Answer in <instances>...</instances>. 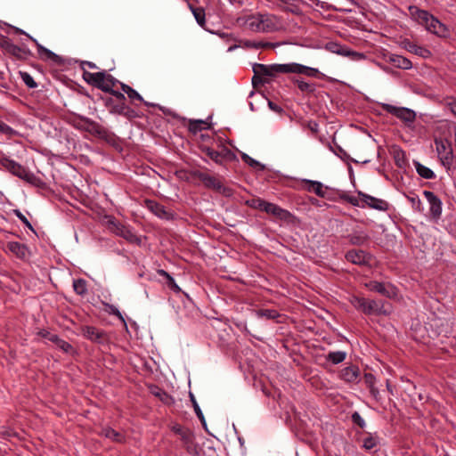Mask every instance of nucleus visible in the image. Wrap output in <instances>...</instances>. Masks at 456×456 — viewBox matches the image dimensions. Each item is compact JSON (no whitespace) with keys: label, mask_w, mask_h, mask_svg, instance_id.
<instances>
[{"label":"nucleus","mask_w":456,"mask_h":456,"mask_svg":"<svg viewBox=\"0 0 456 456\" xmlns=\"http://www.w3.org/2000/svg\"><path fill=\"white\" fill-rule=\"evenodd\" d=\"M69 123L76 129L86 132L94 137L104 141L109 145L118 148L119 138L108 128L100 123L79 114L72 113L69 118Z\"/></svg>","instance_id":"obj_1"},{"label":"nucleus","mask_w":456,"mask_h":456,"mask_svg":"<svg viewBox=\"0 0 456 456\" xmlns=\"http://www.w3.org/2000/svg\"><path fill=\"white\" fill-rule=\"evenodd\" d=\"M409 12L411 18L419 25L424 26L430 33L444 38L450 37V29L448 27L428 11L419 9L417 6H410Z\"/></svg>","instance_id":"obj_2"},{"label":"nucleus","mask_w":456,"mask_h":456,"mask_svg":"<svg viewBox=\"0 0 456 456\" xmlns=\"http://www.w3.org/2000/svg\"><path fill=\"white\" fill-rule=\"evenodd\" d=\"M279 18L274 14H252L246 20L247 27L254 32H273L278 29Z\"/></svg>","instance_id":"obj_3"},{"label":"nucleus","mask_w":456,"mask_h":456,"mask_svg":"<svg viewBox=\"0 0 456 456\" xmlns=\"http://www.w3.org/2000/svg\"><path fill=\"white\" fill-rule=\"evenodd\" d=\"M189 174L191 178L199 179L208 190H213L224 197H232L233 195V190L231 187L225 186L219 176L210 175L197 169L191 170Z\"/></svg>","instance_id":"obj_4"},{"label":"nucleus","mask_w":456,"mask_h":456,"mask_svg":"<svg viewBox=\"0 0 456 456\" xmlns=\"http://www.w3.org/2000/svg\"><path fill=\"white\" fill-rule=\"evenodd\" d=\"M83 79L94 87L109 94L116 85L121 83L105 70L95 73L85 70L83 71Z\"/></svg>","instance_id":"obj_5"},{"label":"nucleus","mask_w":456,"mask_h":456,"mask_svg":"<svg viewBox=\"0 0 456 456\" xmlns=\"http://www.w3.org/2000/svg\"><path fill=\"white\" fill-rule=\"evenodd\" d=\"M100 99L103 102L104 106L108 109L110 113L120 115L129 120L139 118L136 110L129 107L126 103L111 100L110 97H104L100 95Z\"/></svg>","instance_id":"obj_6"},{"label":"nucleus","mask_w":456,"mask_h":456,"mask_svg":"<svg viewBox=\"0 0 456 456\" xmlns=\"http://www.w3.org/2000/svg\"><path fill=\"white\" fill-rule=\"evenodd\" d=\"M435 144L442 165L450 168L453 163L452 142L448 139L436 138Z\"/></svg>","instance_id":"obj_7"},{"label":"nucleus","mask_w":456,"mask_h":456,"mask_svg":"<svg viewBox=\"0 0 456 456\" xmlns=\"http://www.w3.org/2000/svg\"><path fill=\"white\" fill-rule=\"evenodd\" d=\"M380 107L384 111L396 117L408 126L412 124L416 119L415 111L409 108L396 107L388 103H381Z\"/></svg>","instance_id":"obj_8"},{"label":"nucleus","mask_w":456,"mask_h":456,"mask_svg":"<svg viewBox=\"0 0 456 456\" xmlns=\"http://www.w3.org/2000/svg\"><path fill=\"white\" fill-rule=\"evenodd\" d=\"M109 226L111 231L118 236L122 237L129 243L141 245L142 240L126 225L116 221L114 217L109 220Z\"/></svg>","instance_id":"obj_9"},{"label":"nucleus","mask_w":456,"mask_h":456,"mask_svg":"<svg viewBox=\"0 0 456 456\" xmlns=\"http://www.w3.org/2000/svg\"><path fill=\"white\" fill-rule=\"evenodd\" d=\"M80 331L86 339L94 343L104 345L108 344L110 341L108 333L103 330L98 329L94 326H82L80 328Z\"/></svg>","instance_id":"obj_10"},{"label":"nucleus","mask_w":456,"mask_h":456,"mask_svg":"<svg viewBox=\"0 0 456 456\" xmlns=\"http://www.w3.org/2000/svg\"><path fill=\"white\" fill-rule=\"evenodd\" d=\"M366 288L373 292H377L388 298H395L397 297V288L391 283H384L377 281H370L365 284Z\"/></svg>","instance_id":"obj_11"},{"label":"nucleus","mask_w":456,"mask_h":456,"mask_svg":"<svg viewBox=\"0 0 456 456\" xmlns=\"http://www.w3.org/2000/svg\"><path fill=\"white\" fill-rule=\"evenodd\" d=\"M200 151L205 153L209 159L218 165H223L224 160H231L234 154L231 150L224 148L221 151H217L208 146H200Z\"/></svg>","instance_id":"obj_12"},{"label":"nucleus","mask_w":456,"mask_h":456,"mask_svg":"<svg viewBox=\"0 0 456 456\" xmlns=\"http://www.w3.org/2000/svg\"><path fill=\"white\" fill-rule=\"evenodd\" d=\"M358 196L364 206H368L370 208L379 210V211H387L389 208V203L384 200L375 198L362 191H358Z\"/></svg>","instance_id":"obj_13"},{"label":"nucleus","mask_w":456,"mask_h":456,"mask_svg":"<svg viewBox=\"0 0 456 456\" xmlns=\"http://www.w3.org/2000/svg\"><path fill=\"white\" fill-rule=\"evenodd\" d=\"M144 205L151 212L161 219L172 220L174 218V214L167 210L163 205L156 200H145Z\"/></svg>","instance_id":"obj_14"},{"label":"nucleus","mask_w":456,"mask_h":456,"mask_svg":"<svg viewBox=\"0 0 456 456\" xmlns=\"http://www.w3.org/2000/svg\"><path fill=\"white\" fill-rule=\"evenodd\" d=\"M423 195L430 205V215L435 219H439L442 215V201L441 200L430 191H424Z\"/></svg>","instance_id":"obj_15"},{"label":"nucleus","mask_w":456,"mask_h":456,"mask_svg":"<svg viewBox=\"0 0 456 456\" xmlns=\"http://www.w3.org/2000/svg\"><path fill=\"white\" fill-rule=\"evenodd\" d=\"M302 183L304 184V189L307 191L314 192L321 198L331 200V198L327 194V190L329 188L324 186L321 182L304 179Z\"/></svg>","instance_id":"obj_16"},{"label":"nucleus","mask_w":456,"mask_h":456,"mask_svg":"<svg viewBox=\"0 0 456 456\" xmlns=\"http://www.w3.org/2000/svg\"><path fill=\"white\" fill-rule=\"evenodd\" d=\"M346 259L357 265H366L370 259V255L362 249H351L346 252Z\"/></svg>","instance_id":"obj_17"},{"label":"nucleus","mask_w":456,"mask_h":456,"mask_svg":"<svg viewBox=\"0 0 456 456\" xmlns=\"http://www.w3.org/2000/svg\"><path fill=\"white\" fill-rule=\"evenodd\" d=\"M263 211L267 214L273 215L282 221H289L292 217V214L289 211L281 208V207L274 203L267 201L265 202Z\"/></svg>","instance_id":"obj_18"},{"label":"nucleus","mask_w":456,"mask_h":456,"mask_svg":"<svg viewBox=\"0 0 456 456\" xmlns=\"http://www.w3.org/2000/svg\"><path fill=\"white\" fill-rule=\"evenodd\" d=\"M29 39L35 43L37 49V53L41 59L46 60V61H48V60L52 61L53 62H54L55 64H58V65H61L63 63V59L61 56H59L58 54L54 53L51 50H49V49L45 48V46H43L42 45H40L37 42V40L35 39L34 37H29Z\"/></svg>","instance_id":"obj_19"},{"label":"nucleus","mask_w":456,"mask_h":456,"mask_svg":"<svg viewBox=\"0 0 456 456\" xmlns=\"http://www.w3.org/2000/svg\"><path fill=\"white\" fill-rule=\"evenodd\" d=\"M401 46L406 51L414 53L422 58H429L431 56V52L426 47L418 45L417 44L411 42L410 39H403L401 42Z\"/></svg>","instance_id":"obj_20"},{"label":"nucleus","mask_w":456,"mask_h":456,"mask_svg":"<svg viewBox=\"0 0 456 456\" xmlns=\"http://www.w3.org/2000/svg\"><path fill=\"white\" fill-rule=\"evenodd\" d=\"M360 369L356 365H349L340 370L339 378L347 383H356L359 381Z\"/></svg>","instance_id":"obj_21"},{"label":"nucleus","mask_w":456,"mask_h":456,"mask_svg":"<svg viewBox=\"0 0 456 456\" xmlns=\"http://www.w3.org/2000/svg\"><path fill=\"white\" fill-rule=\"evenodd\" d=\"M385 58L387 62L398 69H410L412 67L411 61L402 55L389 53L386 55Z\"/></svg>","instance_id":"obj_22"},{"label":"nucleus","mask_w":456,"mask_h":456,"mask_svg":"<svg viewBox=\"0 0 456 456\" xmlns=\"http://www.w3.org/2000/svg\"><path fill=\"white\" fill-rule=\"evenodd\" d=\"M280 64L265 65L261 63H255L253 66V72L256 75H259L263 77H274L276 73H281L277 67Z\"/></svg>","instance_id":"obj_23"},{"label":"nucleus","mask_w":456,"mask_h":456,"mask_svg":"<svg viewBox=\"0 0 456 456\" xmlns=\"http://www.w3.org/2000/svg\"><path fill=\"white\" fill-rule=\"evenodd\" d=\"M389 311L385 307V302L383 300H374L368 298V309L367 315H387Z\"/></svg>","instance_id":"obj_24"},{"label":"nucleus","mask_w":456,"mask_h":456,"mask_svg":"<svg viewBox=\"0 0 456 456\" xmlns=\"http://www.w3.org/2000/svg\"><path fill=\"white\" fill-rule=\"evenodd\" d=\"M2 164L8 171L19 178H22L23 174L27 171L23 166L10 159H4Z\"/></svg>","instance_id":"obj_25"},{"label":"nucleus","mask_w":456,"mask_h":456,"mask_svg":"<svg viewBox=\"0 0 456 456\" xmlns=\"http://www.w3.org/2000/svg\"><path fill=\"white\" fill-rule=\"evenodd\" d=\"M7 248L12 254H14L17 257L20 259H25L28 255V247L18 241H10L7 243Z\"/></svg>","instance_id":"obj_26"},{"label":"nucleus","mask_w":456,"mask_h":456,"mask_svg":"<svg viewBox=\"0 0 456 456\" xmlns=\"http://www.w3.org/2000/svg\"><path fill=\"white\" fill-rule=\"evenodd\" d=\"M277 69L281 73H294V74H303L305 72V65L299 63H288V64H280L277 67Z\"/></svg>","instance_id":"obj_27"},{"label":"nucleus","mask_w":456,"mask_h":456,"mask_svg":"<svg viewBox=\"0 0 456 456\" xmlns=\"http://www.w3.org/2000/svg\"><path fill=\"white\" fill-rule=\"evenodd\" d=\"M349 302L357 311L367 315L368 298L353 295L350 297Z\"/></svg>","instance_id":"obj_28"},{"label":"nucleus","mask_w":456,"mask_h":456,"mask_svg":"<svg viewBox=\"0 0 456 456\" xmlns=\"http://www.w3.org/2000/svg\"><path fill=\"white\" fill-rule=\"evenodd\" d=\"M347 239L352 245L362 246L370 240V237L364 232L355 231L353 233L348 234Z\"/></svg>","instance_id":"obj_29"},{"label":"nucleus","mask_w":456,"mask_h":456,"mask_svg":"<svg viewBox=\"0 0 456 456\" xmlns=\"http://www.w3.org/2000/svg\"><path fill=\"white\" fill-rule=\"evenodd\" d=\"M120 87L122 91L127 94L128 98L131 100L132 102L134 101L142 102L145 105L149 106L151 105L149 102H145L143 98L131 86H129L126 84L119 83Z\"/></svg>","instance_id":"obj_30"},{"label":"nucleus","mask_w":456,"mask_h":456,"mask_svg":"<svg viewBox=\"0 0 456 456\" xmlns=\"http://www.w3.org/2000/svg\"><path fill=\"white\" fill-rule=\"evenodd\" d=\"M291 81L296 84L298 89L305 94H314L316 90L315 83H307L301 78L293 77Z\"/></svg>","instance_id":"obj_31"},{"label":"nucleus","mask_w":456,"mask_h":456,"mask_svg":"<svg viewBox=\"0 0 456 456\" xmlns=\"http://www.w3.org/2000/svg\"><path fill=\"white\" fill-rule=\"evenodd\" d=\"M6 53L14 56L18 60H26L31 54L28 49L21 48L14 44H12Z\"/></svg>","instance_id":"obj_32"},{"label":"nucleus","mask_w":456,"mask_h":456,"mask_svg":"<svg viewBox=\"0 0 456 456\" xmlns=\"http://www.w3.org/2000/svg\"><path fill=\"white\" fill-rule=\"evenodd\" d=\"M189 8L190 10L191 11L196 21L198 22V24L204 28L205 25H206V12H205V9L203 7H198V6H194L193 4H189Z\"/></svg>","instance_id":"obj_33"},{"label":"nucleus","mask_w":456,"mask_h":456,"mask_svg":"<svg viewBox=\"0 0 456 456\" xmlns=\"http://www.w3.org/2000/svg\"><path fill=\"white\" fill-rule=\"evenodd\" d=\"M101 434L106 438H109L117 443H123L125 440L124 436L121 433L110 427L102 428Z\"/></svg>","instance_id":"obj_34"},{"label":"nucleus","mask_w":456,"mask_h":456,"mask_svg":"<svg viewBox=\"0 0 456 456\" xmlns=\"http://www.w3.org/2000/svg\"><path fill=\"white\" fill-rule=\"evenodd\" d=\"M363 380L366 385V387L370 389V394L375 397L378 398V395L379 394V389L375 387L376 383V378L372 373H365L363 376Z\"/></svg>","instance_id":"obj_35"},{"label":"nucleus","mask_w":456,"mask_h":456,"mask_svg":"<svg viewBox=\"0 0 456 456\" xmlns=\"http://www.w3.org/2000/svg\"><path fill=\"white\" fill-rule=\"evenodd\" d=\"M158 273L166 279L167 287L175 293L181 292L180 287L175 283L174 278L165 270H159Z\"/></svg>","instance_id":"obj_36"},{"label":"nucleus","mask_w":456,"mask_h":456,"mask_svg":"<svg viewBox=\"0 0 456 456\" xmlns=\"http://www.w3.org/2000/svg\"><path fill=\"white\" fill-rule=\"evenodd\" d=\"M416 171L419 176L425 179H434L436 177L435 173L429 168L420 164L418 161H414Z\"/></svg>","instance_id":"obj_37"},{"label":"nucleus","mask_w":456,"mask_h":456,"mask_svg":"<svg viewBox=\"0 0 456 456\" xmlns=\"http://www.w3.org/2000/svg\"><path fill=\"white\" fill-rule=\"evenodd\" d=\"M346 353L344 351H334L330 352L326 356V360L328 362H332L333 364H338L346 360Z\"/></svg>","instance_id":"obj_38"},{"label":"nucleus","mask_w":456,"mask_h":456,"mask_svg":"<svg viewBox=\"0 0 456 456\" xmlns=\"http://www.w3.org/2000/svg\"><path fill=\"white\" fill-rule=\"evenodd\" d=\"M151 393L154 395L156 397L159 398L161 402L166 404H168L172 400V397L162 388L153 386L151 388Z\"/></svg>","instance_id":"obj_39"},{"label":"nucleus","mask_w":456,"mask_h":456,"mask_svg":"<svg viewBox=\"0 0 456 456\" xmlns=\"http://www.w3.org/2000/svg\"><path fill=\"white\" fill-rule=\"evenodd\" d=\"M21 179L39 188H43L45 186V183L39 177L28 170L23 174V177Z\"/></svg>","instance_id":"obj_40"},{"label":"nucleus","mask_w":456,"mask_h":456,"mask_svg":"<svg viewBox=\"0 0 456 456\" xmlns=\"http://www.w3.org/2000/svg\"><path fill=\"white\" fill-rule=\"evenodd\" d=\"M241 159L248 164L249 167L256 169L257 171H264L265 169V166L259 161L254 159L246 153L241 154Z\"/></svg>","instance_id":"obj_41"},{"label":"nucleus","mask_w":456,"mask_h":456,"mask_svg":"<svg viewBox=\"0 0 456 456\" xmlns=\"http://www.w3.org/2000/svg\"><path fill=\"white\" fill-rule=\"evenodd\" d=\"M205 125H207V122L202 119L190 120L188 128L191 133L195 134L205 128H209V126L205 127Z\"/></svg>","instance_id":"obj_42"},{"label":"nucleus","mask_w":456,"mask_h":456,"mask_svg":"<svg viewBox=\"0 0 456 456\" xmlns=\"http://www.w3.org/2000/svg\"><path fill=\"white\" fill-rule=\"evenodd\" d=\"M74 291L79 296H85L87 293L86 281L84 279L74 280Z\"/></svg>","instance_id":"obj_43"},{"label":"nucleus","mask_w":456,"mask_h":456,"mask_svg":"<svg viewBox=\"0 0 456 456\" xmlns=\"http://www.w3.org/2000/svg\"><path fill=\"white\" fill-rule=\"evenodd\" d=\"M172 431L174 433H175L176 435H179L180 437H181V440L182 442L183 441H186L188 442V439L190 436H192L193 434L191 431H190L189 429H185L183 428L182 426L180 425H175L172 427Z\"/></svg>","instance_id":"obj_44"},{"label":"nucleus","mask_w":456,"mask_h":456,"mask_svg":"<svg viewBox=\"0 0 456 456\" xmlns=\"http://www.w3.org/2000/svg\"><path fill=\"white\" fill-rule=\"evenodd\" d=\"M256 315L267 320H274L280 316V314L274 309H259L256 311Z\"/></svg>","instance_id":"obj_45"},{"label":"nucleus","mask_w":456,"mask_h":456,"mask_svg":"<svg viewBox=\"0 0 456 456\" xmlns=\"http://www.w3.org/2000/svg\"><path fill=\"white\" fill-rule=\"evenodd\" d=\"M52 342L54 343L60 349H61L65 353H69L73 349V346L69 342L61 339L56 334L53 337V339Z\"/></svg>","instance_id":"obj_46"},{"label":"nucleus","mask_w":456,"mask_h":456,"mask_svg":"<svg viewBox=\"0 0 456 456\" xmlns=\"http://www.w3.org/2000/svg\"><path fill=\"white\" fill-rule=\"evenodd\" d=\"M337 53L344 56L350 57L353 61H360L364 60L366 58L365 54L359 52L350 51V50H343V52H340L338 50H336Z\"/></svg>","instance_id":"obj_47"},{"label":"nucleus","mask_w":456,"mask_h":456,"mask_svg":"<svg viewBox=\"0 0 456 456\" xmlns=\"http://www.w3.org/2000/svg\"><path fill=\"white\" fill-rule=\"evenodd\" d=\"M19 75H20V78L22 79V81L24 82V84L28 88H36V87H37V83L34 80V78L28 72H26V71H20Z\"/></svg>","instance_id":"obj_48"},{"label":"nucleus","mask_w":456,"mask_h":456,"mask_svg":"<svg viewBox=\"0 0 456 456\" xmlns=\"http://www.w3.org/2000/svg\"><path fill=\"white\" fill-rule=\"evenodd\" d=\"M190 397H191V403L193 405V409H194V411H195L197 417L200 419L201 424L206 428V426H207L206 419H205V417L203 415L201 409L200 408V406L192 394H190Z\"/></svg>","instance_id":"obj_49"},{"label":"nucleus","mask_w":456,"mask_h":456,"mask_svg":"<svg viewBox=\"0 0 456 456\" xmlns=\"http://www.w3.org/2000/svg\"><path fill=\"white\" fill-rule=\"evenodd\" d=\"M265 200L260 198H253L246 201V205L251 208L263 211Z\"/></svg>","instance_id":"obj_50"},{"label":"nucleus","mask_w":456,"mask_h":456,"mask_svg":"<svg viewBox=\"0 0 456 456\" xmlns=\"http://www.w3.org/2000/svg\"><path fill=\"white\" fill-rule=\"evenodd\" d=\"M246 45L248 46V47L255 48V49L274 47V45L273 43H269V42H256V41H248L246 43Z\"/></svg>","instance_id":"obj_51"},{"label":"nucleus","mask_w":456,"mask_h":456,"mask_svg":"<svg viewBox=\"0 0 456 456\" xmlns=\"http://www.w3.org/2000/svg\"><path fill=\"white\" fill-rule=\"evenodd\" d=\"M377 444V438L371 435H369L366 438H364L362 446L365 450L370 451L376 447Z\"/></svg>","instance_id":"obj_52"},{"label":"nucleus","mask_w":456,"mask_h":456,"mask_svg":"<svg viewBox=\"0 0 456 456\" xmlns=\"http://www.w3.org/2000/svg\"><path fill=\"white\" fill-rule=\"evenodd\" d=\"M270 79L268 77H263L259 75L254 74L252 77V85L254 88H257L258 86H264L265 84H269Z\"/></svg>","instance_id":"obj_53"},{"label":"nucleus","mask_w":456,"mask_h":456,"mask_svg":"<svg viewBox=\"0 0 456 456\" xmlns=\"http://www.w3.org/2000/svg\"><path fill=\"white\" fill-rule=\"evenodd\" d=\"M339 198L348 203H350L351 205L354 206V207H362L360 205V200L356 198V197H354V196H349L347 195L346 192H341L339 194Z\"/></svg>","instance_id":"obj_54"},{"label":"nucleus","mask_w":456,"mask_h":456,"mask_svg":"<svg viewBox=\"0 0 456 456\" xmlns=\"http://www.w3.org/2000/svg\"><path fill=\"white\" fill-rule=\"evenodd\" d=\"M12 212L23 223V224L26 227H28L30 231L35 232V230L33 228L32 224H30V222L19 209H14Z\"/></svg>","instance_id":"obj_55"},{"label":"nucleus","mask_w":456,"mask_h":456,"mask_svg":"<svg viewBox=\"0 0 456 456\" xmlns=\"http://www.w3.org/2000/svg\"><path fill=\"white\" fill-rule=\"evenodd\" d=\"M0 133L9 136L16 134V131L2 120H0Z\"/></svg>","instance_id":"obj_56"},{"label":"nucleus","mask_w":456,"mask_h":456,"mask_svg":"<svg viewBox=\"0 0 456 456\" xmlns=\"http://www.w3.org/2000/svg\"><path fill=\"white\" fill-rule=\"evenodd\" d=\"M352 421L354 424L357 425L359 428H363L365 427V421L362 418L359 412L354 411L351 416Z\"/></svg>","instance_id":"obj_57"},{"label":"nucleus","mask_w":456,"mask_h":456,"mask_svg":"<svg viewBox=\"0 0 456 456\" xmlns=\"http://www.w3.org/2000/svg\"><path fill=\"white\" fill-rule=\"evenodd\" d=\"M110 94L111 95V96H110L111 100L117 101V102H122L125 103L126 102V98L125 94L121 92H118V91H116L113 89L110 93Z\"/></svg>","instance_id":"obj_58"},{"label":"nucleus","mask_w":456,"mask_h":456,"mask_svg":"<svg viewBox=\"0 0 456 456\" xmlns=\"http://www.w3.org/2000/svg\"><path fill=\"white\" fill-rule=\"evenodd\" d=\"M183 444L185 450L189 453H192L196 450V446L194 444V436H190L188 439V442L183 441Z\"/></svg>","instance_id":"obj_59"},{"label":"nucleus","mask_w":456,"mask_h":456,"mask_svg":"<svg viewBox=\"0 0 456 456\" xmlns=\"http://www.w3.org/2000/svg\"><path fill=\"white\" fill-rule=\"evenodd\" d=\"M395 161L397 167H402L405 164V154L403 151H399L395 155Z\"/></svg>","instance_id":"obj_60"},{"label":"nucleus","mask_w":456,"mask_h":456,"mask_svg":"<svg viewBox=\"0 0 456 456\" xmlns=\"http://www.w3.org/2000/svg\"><path fill=\"white\" fill-rule=\"evenodd\" d=\"M11 40L5 37L0 34V47L3 48L5 52L8 51L10 46L12 45Z\"/></svg>","instance_id":"obj_61"},{"label":"nucleus","mask_w":456,"mask_h":456,"mask_svg":"<svg viewBox=\"0 0 456 456\" xmlns=\"http://www.w3.org/2000/svg\"><path fill=\"white\" fill-rule=\"evenodd\" d=\"M320 74V71L317 69L305 66L304 75L308 77H316Z\"/></svg>","instance_id":"obj_62"},{"label":"nucleus","mask_w":456,"mask_h":456,"mask_svg":"<svg viewBox=\"0 0 456 456\" xmlns=\"http://www.w3.org/2000/svg\"><path fill=\"white\" fill-rule=\"evenodd\" d=\"M110 311L109 313L116 317H118L119 320H121L123 322H125V319L120 313V311L114 305H109Z\"/></svg>","instance_id":"obj_63"},{"label":"nucleus","mask_w":456,"mask_h":456,"mask_svg":"<svg viewBox=\"0 0 456 456\" xmlns=\"http://www.w3.org/2000/svg\"><path fill=\"white\" fill-rule=\"evenodd\" d=\"M40 337L44 338H46L50 341H53V337L55 336V334H53L51 333L50 331L46 330H41L38 331L37 333Z\"/></svg>","instance_id":"obj_64"}]
</instances>
